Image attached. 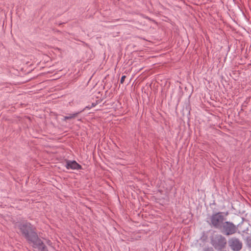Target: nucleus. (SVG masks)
Returning <instances> with one entry per match:
<instances>
[{
	"instance_id": "8",
	"label": "nucleus",
	"mask_w": 251,
	"mask_h": 251,
	"mask_svg": "<svg viewBox=\"0 0 251 251\" xmlns=\"http://www.w3.org/2000/svg\"><path fill=\"white\" fill-rule=\"evenodd\" d=\"M219 242L220 244L221 247H224L226 244V238L222 236H220L219 239Z\"/></svg>"
},
{
	"instance_id": "1",
	"label": "nucleus",
	"mask_w": 251,
	"mask_h": 251,
	"mask_svg": "<svg viewBox=\"0 0 251 251\" xmlns=\"http://www.w3.org/2000/svg\"><path fill=\"white\" fill-rule=\"evenodd\" d=\"M15 226L20 229L29 244L34 239V236H38L29 223H18L16 224Z\"/></svg>"
},
{
	"instance_id": "6",
	"label": "nucleus",
	"mask_w": 251,
	"mask_h": 251,
	"mask_svg": "<svg viewBox=\"0 0 251 251\" xmlns=\"http://www.w3.org/2000/svg\"><path fill=\"white\" fill-rule=\"evenodd\" d=\"M67 169L79 170L81 169V166L75 161H67L66 164Z\"/></svg>"
},
{
	"instance_id": "7",
	"label": "nucleus",
	"mask_w": 251,
	"mask_h": 251,
	"mask_svg": "<svg viewBox=\"0 0 251 251\" xmlns=\"http://www.w3.org/2000/svg\"><path fill=\"white\" fill-rule=\"evenodd\" d=\"M83 110H81L80 111H78L77 112H75V113H73V114H70L68 116H65L64 117V120H66L71 119L74 118L75 117H76L78 114L81 113Z\"/></svg>"
},
{
	"instance_id": "11",
	"label": "nucleus",
	"mask_w": 251,
	"mask_h": 251,
	"mask_svg": "<svg viewBox=\"0 0 251 251\" xmlns=\"http://www.w3.org/2000/svg\"><path fill=\"white\" fill-rule=\"evenodd\" d=\"M96 105V104H94V103H92V105L91 106H86L85 108H87V109H90L91 108L93 107H94Z\"/></svg>"
},
{
	"instance_id": "10",
	"label": "nucleus",
	"mask_w": 251,
	"mask_h": 251,
	"mask_svg": "<svg viewBox=\"0 0 251 251\" xmlns=\"http://www.w3.org/2000/svg\"><path fill=\"white\" fill-rule=\"evenodd\" d=\"M126 78V76L125 75H123L122 76L121 78V80H120V82L121 83H123L124 81H125V79Z\"/></svg>"
},
{
	"instance_id": "4",
	"label": "nucleus",
	"mask_w": 251,
	"mask_h": 251,
	"mask_svg": "<svg viewBox=\"0 0 251 251\" xmlns=\"http://www.w3.org/2000/svg\"><path fill=\"white\" fill-rule=\"evenodd\" d=\"M229 247L233 251H240L243 246L242 242L240 239L236 237H232L228 241Z\"/></svg>"
},
{
	"instance_id": "9",
	"label": "nucleus",
	"mask_w": 251,
	"mask_h": 251,
	"mask_svg": "<svg viewBox=\"0 0 251 251\" xmlns=\"http://www.w3.org/2000/svg\"><path fill=\"white\" fill-rule=\"evenodd\" d=\"M46 244L49 245V246H50L51 247L52 246V242H51L50 240L48 239V240H46Z\"/></svg>"
},
{
	"instance_id": "5",
	"label": "nucleus",
	"mask_w": 251,
	"mask_h": 251,
	"mask_svg": "<svg viewBox=\"0 0 251 251\" xmlns=\"http://www.w3.org/2000/svg\"><path fill=\"white\" fill-rule=\"evenodd\" d=\"M34 239L30 243L32 244V247L37 249L41 251H49L47 247L44 244L43 242L38 237L34 236Z\"/></svg>"
},
{
	"instance_id": "2",
	"label": "nucleus",
	"mask_w": 251,
	"mask_h": 251,
	"mask_svg": "<svg viewBox=\"0 0 251 251\" xmlns=\"http://www.w3.org/2000/svg\"><path fill=\"white\" fill-rule=\"evenodd\" d=\"M225 220L223 213L221 212L213 214L210 217L209 224L216 228H221Z\"/></svg>"
},
{
	"instance_id": "3",
	"label": "nucleus",
	"mask_w": 251,
	"mask_h": 251,
	"mask_svg": "<svg viewBox=\"0 0 251 251\" xmlns=\"http://www.w3.org/2000/svg\"><path fill=\"white\" fill-rule=\"evenodd\" d=\"M222 232L226 235H232L236 233L238 228L230 222H225L222 226Z\"/></svg>"
}]
</instances>
